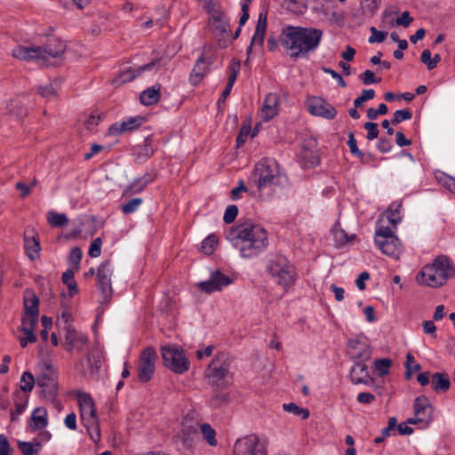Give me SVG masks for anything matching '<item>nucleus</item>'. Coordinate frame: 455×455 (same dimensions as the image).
Here are the masks:
<instances>
[{"instance_id":"9d476101","label":"nucleus","mask_w":455,"mask_h":455,"mask_svg":"<svg viewBox=\"0 0 455 455\" xmlns=\"http://www.w3.org/2000/svg\"><path fill=\"white\" fill-rule=\"evenodd\" d=\"M204 375L209 384L220 387H228L232 379L229 363L221 361L219 357L212 360L205 370Z\"/></svg>"},{"instance_id":"bf43d9fd","label":"nucleus","mask_w":455,"mask_h":455,"mask_svg":"<svg viewBox=\"0 0 455 455\" xmlns=\"http://www.w3.org/2000/svg\"><path fill=\"white\" fill-rule=\"evenodd\" d=\"M101 245H102L101 238L100 237L95 238L89 247L88 254L92 258L99 257L101 253Z\"/></svg>"},{"instance_id":"f8f14e48","label":"nucleus","mask_w":455,"mask_h":455,"mask_svg":"<svg viewBox=\"0 0 455 455\" xmlns=\"http://www.w3.org/2000/svg\"><path fill=\"white\" fill-rule=\"evenodd\" d=\"M36 384L42 388L43 395L49 401H53L57 395V373L49 364H44L43 371L36 379Z\"/></svg>"},{"instance_id":"1a4fd4ad","label":"nucleus","mask_w":455,"mask_h":455,"mask_svg":"<svg viewBox=\"0 0 455 455\" xmlns=\"http://www.w3.org/2000/svg\"><path fill=\"white\" fill-rule=\"evenodd\" d=\"M164 364L172 371L182 374L189 369V361L183 349L175 345H166L161 348Z\"/></svg>"},{"instance_id":"aec40b11","label":"nucleus","mask_w":455,"mask_h":455,"mask_svg":"<svg viewBox=\"0 0 455 455\" xmlns=\"http://www.w3.org/2000/svg\"><path fill=\"white\" fill-rule=\"evenodd\" d=\"M350 379L355 385L364 384L370 386L373 383L365 362L355 363L350 371Z\"/></svg>"},{"instance_id":"69168bd1","label":"nucleus","mask_w":455,"mask_h":455,"mask_svg":"<svg viewBox=\"0 0 455 455\" xmlns=\"http://www.w3.org/2000/svg\"><path fill=\"white\" fill-rule=\"evenodd\" d=\"M13 449L11 447L7 437L0 435V455H12Z\"/></svg>"},{"instance_id":"9b49d317","label":"nucleus","mask_w":455,"mask_h":455,"mask_svg":"<svg viewBox=\"0 0 455 455\" xmlns=\"http://www.w3.org/2000/svg\"><path fill=\"white\" fill-rule=\"evenodd\" d=\"M201 418L197 411L191 410L188 411L182 419L181 430L179 434L182 444L187 448H191L198 437V428H200Z\"/></svg>"},{"instance_id":"c9c22d12","label":"nucleus","mask_w":455,"mask_h":455,"mask_svg":"<svg viewBox=\"0 0 455 455\" xmlns=\"http://www.w3.org/2000/svg\"><path fill=\"white\" fill-rule=\"evenodd\" d=\"M282 406L284 411L299 416L302 419H308L310 416V411L308 409L301 408L294 403H283Z\"/></svg>"},{"instance_id":"f3484780","label":"nucleus","mask_w":455,"mask_h":455,"mask_svg":"<svg viewBox=\"0 0 455 455\" xmlns=\"http://www.w3.org/2000/svg\"><path fill=\"white\" fill-rule=\"evenodd\" d=\"M65 334H64V343L63 347L68 352H71L72 350H76L81 352L84 350V346L88 342L87 337L76 331L71 325L63 326Z\"/></svg>"},{"instance_id":"c85d7f7f","label":"nucleus","mask_w":455,"mask_h":455,"mask_svg":"<svg viewBox=\"0 0 455 455\" xmlns=\"http://www.w3.org/2000/svg\"><path fill=\"white\" fill-rule=\"evenodd\" d=\"M432 389L436 392H446L450 389L451 380L448 373L435 372L432 375Z\"/></svg>"},{"instance_id":"f03ea898","label":"nucleus","mask_w":455,"mask_h":455,"mask_svg":"<svg viewBox=\"0 0 455 455\" xmlns=\"http://www.w3.org/2000/svg\"><path fill=\"white\" fill-rule=\"evenodd\" d=\"M66 51V44L58 38L48 40L44 46L17 45L12 49V54L15 59L30 61L34 60L41 65H52L62 57Z\"/></svg>"},{"instance_id":"cd10ccee","label":"nucleus","mask_w":455,"mask_h":455,"mask_svg":"<svg viewBox=\"0 0 455 455\" xmlns=\"http://www.w3.org/2000/svg\"><path fill=\"white\" fill-rule=\"evenodd\" d=\"M133 151L134 161L138 164H143L153 156L155 149L151 144V140L147 138L143 144L135 147Z\"/></svg>"},{"instance_id":"603ef678","label":"nucleus","mask_w":455,"mask_h":455,"mask_svg":"<svg viewBox=\"0 0 455 455\" xmlns=\"http://www.w3.org/2000/svg\"><path fill=\"white\" fill-rule=\"evenodd\" d=\"M229 397L228 394L225 393H215L213 396L210 399L209 404L212 407L217 408L221 406L222 404H226L228 403Z\"/></svg>"},{"instance_id":"7ed1b4c3","label":"nucleus","mask_w":455,"mask_h":455,"mask_svg":"<svg viewBox=\"0 0 455 455\" xmlns=\"http://www.w3.org/2000/svg\"><path fill=\"white\" fill-rule=\"evenodd\" d=\"M280 42L291 57L304 56L313 49V28L284 26L280 34Z\"/></svg>"},{"instance_id":"a19ab883","label":"nucleus","mask_w":455,"mask_h":455,"mask_svg":"<svg viewBox=\"0 0 455 455\" xmlns=\"http://www.w3.org/2000/svg\"><path fill=\"white\" fill-rule=\"evenodd\" d=\"M405 377L407 379H411L414 371H419L421 369V365L416 363L414 356L408 353L405 360Z\"/></svg>"},{"instance_id":"423d86ee","label":"nucleus","mask_w":455,"mask_h":455,"mask_svg":"<svg viewBox=\"0 0 455 455\" xmlns=\"http://www.w3.org/2000/svg\"><path fill=\"white\" fill-rule=\"evenodd\" d=\"M266 271L271 279L283 290L289 289L296 281L294 266L283 256L275 255L266 266Z\"/></svg>"},{"instance_id":"a18cd8bd","label":"nucleus","mask_w":455,"mask_h":455,"mask_svg":"<svg viewBox=\"0 0 455 455\" xmlns=\"http://www.w3.org/2000/svg\"><path fill=\"white\" fill-rule=\"evenodd\" d=\"M62 282L68 287L70 296L77 293V285L74 278V273L71 270H68L62 275Z\"/></svg>"},{"instance_id":"b1692460","label":"nucleus","mask_w":455,"mask_h":455,"mask_svg":"<svg viewBox=\"0 0 455 455\" xmlns=\"http://www.w3.org/2000/svg\"><path fill=\"white\" fill-rule=\"evenodd\" d=\"M24 315L25 316H39V299L31 290H26L23 296Z\"/></svg>"},{"instance_id":"6e6552de","label":"nucleus","mask_w":455,"mask_h":455,"mask_svg":"<svg viewBox=\"0 0 455 455\" xmlns=\"http://www.w3.org/2000/svg\"><path fill=\"white\" fill-rule=\"evenodd\" d=\"M374 242L383 254L395 259H398L403 252L401 242L390 227L379 226L375 232Z\"/></svg>"},{"instance_id":"6ab92c4d","label":"nucleus","mask_w":455,"mask_h":455,"mask_svg":"<svg viewBox=\"0 0 455 455\" xmlns=\"http://www.w3.org/2000/svg\"><path fill=\"white\" fill-rule=\"evenodd\" d=\"M413 411L418 420H422V423L428 425L432 421L434 408L427 396L420 395L415 398Z\"/></svg>"},{"instance_id":"052dcab7","label":"nucleus","mask_w":455,"mask_h":455,"mask_svg":"<svg viewBox=\"0 0 455 455\" xmlns=\"http://www.w3.org/2000/svg\"><path fill=\"white\" fill-rule=\"evenodd\" d=\"M370 31L371 33V36L369 37L368 41L370 44L373 43H382L387 36L386 32L379 31L376 28L371 27L370 28Z\"/></svg>"},{"instance_id":"c03bdc74","label":"nucleus","mask_w":455,"mask_h":455,"mask_svg":"<svg viewBox=\"0 0 455 455\" xmlns=\"http://www.w3.org/2000/svg\"><path fill=\"white\" fill-rule=\"evenodd\" d=\"M219 239L215 235H208L201 244V250L207 255H211L215 251V248L218 244Z\"/></svg>"},{"instance_id":"72a5a7b5","label":"nucleus","mask_w":455,"mask_h":455,"mask_svg":"<svg viewBox=\"0 0 455 455\" xmlns=\"http://www.w3.org/2000/svg\"><path fill=\"white\" fill-rule=\"evenodd\" d=\"M308 0H283V7L287 11L299 15L307 9Z\"/></svg>"},{"instance_id":"7c9ffc66","label":"nucleus","mask_w":455,"mask_h":455,"mask_svg":"<svg viewBox=\"0 0 455 455\" xmlns=\"http://www.w3.org/2000/svg\"><path fill=\"white\" fill-rule=\"evenodd\" d=\"M47 425V411L44 408H36L31 416L30 427L35 430L43 429Z\"/></svg>"},{"instance_id":"20e7f679","label":"nucleus","mask_w":455,"mask_h":455,"mask_svg":"<svg viewBox=\"0 0 455 455\" xmlns=\"http://www.w3.org/2000/svg\"><path fill=\"white\" fill-rule=\"evenodd\" d=\"M455 275V267L445 255L435 258L431 265L425 266L418 275L421 284L436 288L443 285L447 280Z\"/></svg>"},{"instance_id":"4468645a","label":"nucleus","mask_w":455,"mask_h":455,"mask_svg":"<svg viewBox=\"0 0 455 455\" xmlns=\"http://www.w3.org/2000/svg\"><path fill=\"white\" fill-rule=\"evenodd\" d=\"M235 455H267L264 445L257 435H250L238 439L234 446Z\"/></svg>"},{"instance_id":"58836bf2","label":"nucleus","mask_w":455,"mask_h":455,"mask_svg":"<svg viewBox=\"0 0 455 455\" xmlns=\"http://www.w3.org/2000/svg\"><path fill=\"white\" fill-rule=\"evenodd\" d=\"M47 221L52 227H64L68 224V219L65 213H58L49 212L47 214Z\"/></svg>"},{"instance_id":"3c124183","label":"nucleus","mask_w":455,"mask_h":455,"mask_svg":"<svg viewBox=\"0 0 455 455\" xmlns=\"http://www.w3.org/2000/svg\"><path fill=\"white\" fill-rule=\"evenodd\" d=\"M364 12L373 15L380 6L381 0H360Z\"/></svg>"},{"instance_id":"4be33fe9","label":"nucleus","mask_w":455,"mask_h":455,"mask_svg":"<svg viewBox=\"0 0 455 455\" xmlns=\"http://www.w3.org/2000/svg\"><path fill=\"white\" fill-rule=\"evenodd\" d=\"M338 115L334 106L323 98L315 97V116L327 120H333Z\"/></svg>"},{"instance_id":"8fccbe9b","label":"nucleus","mask_w":455,"mask_h":455,"mask_svg":"<svg viewBox=\"0 0 455 455\" xmlns=\"http://www.w3.org/2000/svg\"><path fill=\"white\" fill-rule=\"evenodd\" d=\"M57 85L55 84H49L45 86H40L38 88L39 94L47 100H51L56 97L57 95Z\"/></svg>"},{"instance_id":"09e8293b","label":"nucleus","mask_w":455,"mask_h":455,"mask_svg":"<svg viewBox=\"0 0 455 455\" xmlns=\"http://www.w3.org/2000/svg\"><path fill=\"white\" fill-rule=\"evenodd\" d=\"M34 384L33 375L28 371H25L20 379V389L24 392H30L34 387Z\"/></svg>"},{"instance_id":"4d7b16f0","label":"nucleus","mask_w":455,"mask_h":455,"mask_svg":"<svg viewBox=\"0 0 455 455\" xmlns=\"http://www.w3.org/2000/svg\"><path fill=\"white\" fill-rule=\"evenodd\" d=\"M412 117V113L409 109L396 110L394 114V118L391 123L397 124L404 120H410Z\"/></svg>"},{"instance_id":"f704fd0d","label":"nucleus","mask_w":455,"mask_h":455,"mask_svg":"<svg viewBox=\"0 0 455 455\" xmlns=\"http://www.w3.org/2000/svg\"><path fill=\"white\" fill-rule=\"evenodd\" d=\"M331 234L335 241L336 246H343L353 239L354 235L349 237L347 234L339 227V224L336 223L331 228Z\"/></svg>"},{"instance_id":"6e6d98bb","label":"nucleus","mask_w":455,"mask_h":455,"mask_svg":"<svg viewBox=\"0 0 455 455\" xmlns=\"http://www.w3.org/2000/svg\"><path fill=\"white\" fill-rule=\"evenodd\" d=\"M19 331L23 333V335L19 338L21 347H27L28 343H34L36 341V337L34 331L28 330Z\"/></svg>"},{"instance_id":"a211bd4d","label":"nucleus","mask_w":455,"mask_h":455,"mask_svg":"<svg viewBox=\"0 0 455 455\" xmlns=\"http://www.w3.org/2000/svg\"><path fill=\"white\" fill-rule=\"evenodd\" d=\"M231 283V279L220 271L212 273L209 280L198 283L201 291L211 293L215 291H220Z\"/></svg>"},{"instance_id":"e433bc0d","label":"nucleus","mask_w":455,"mask_h":455,"mask_svg":"<svg viewBox=\"0 0 455 455\" xmlns=\"http://www.w3.org/2000/svg\"><path fill=\"white\" fill-rule=\"evenodd\" d=\"M200 430L203 435V438L210 446H216L218 442L216 439V432L208 423H202L200 425Z\"/></svg>"},{"instance_id":"f257e3e1","label":"nucleus","mask_w":455,"mask_h":455,"mask_svg":"<svg viewBox=\"0 0 455 455\" xmlns=\"http://www.w3.org/2000/svg\"><path fill=\"white\" fill-rule=\"evenodd\" d=\"M226 239L235 248L240 256L253 258L264 251L268 245V235L265 228L258 224L245 222L230 228Z\"/></svg>"},{"instance_id":"680f3d73","label":"nucleus","mask_w":455,"mask_h":455,"mask_svg":"<svg viewBox=\"0 0 455 455\" xmlns=\"http://www.w3.org/2000/svg\"><path fill=\"white\" fill-rule=\"evenodd\" d=\"M359 78L362 80L363 84L366 85L379 83L381 80L380 78H375L374 73L370 69H367L363 73L360 74Z\"/></svg>"},{"instance_id":"5701e85b","label":"nucleus","mask_w":455,"mask_h":455,"mask_svg":"<svg viewBox=\"0 0 455 455\" xmlns=\"http://www.w3.org/2000/svg\"><path fill=\"white\" fill-rule=\"evenodd\" d=\"M143 121L144 119L140 116L130 117L128 120L123 121L120 124L116 123L112 124L108 131L112 135L121 134L139 128Z\"/></svg>"},{"instance_id":"5fc2aeb1","label":"nucleus","mask_w":455,"mask_h":455,"mask_svg":"<svg viewBox=\"0 0 455 455\" xmlns=\"http://www.w3.org/2000/svg\"><path fill=\"white\" fill-rule=\"evenodd\" d=\"M37 323L38 317L23 315L21 319V325L19 330H28L35 331Z\"/></svg>"},{"instance_id":"774afa93","label":"nucleus","mask_w":455,"mask_h":455,"mask_svg":"<svg viewBox=\"0 0 455 455\" xmlns=\"http://www.w3.org/2000/svg\"><path fill=\"white\" fill-rule=\"evenodd\" d=\"M347 146L349 147L350 152L353 155H355V156H356L358 157H363V154L357 148L356 140L355 139L354 132H349V134H348Z\"/></svg>"},{"instance_id":"0eeeda50","label":"nucleus","mask_w":455,"mask_h":455,"mask_svg":"<svg viewBox=\"0 0 455 455\" xmlns=\"http://www.w3.org/2000/svg\"><path fill=\"white\" fill-rule=\"evenodd\" d=\"M77 400L83 425L94 443L100 440V425L94 402L87 393H78Z\"/></svg>"},{"instance_id":"dca6fc26","label":"nucleus","mask_w":455,"mask_h":455,"mask_svg":"<svg viewBox=\"0 0 455 455\" xmlns=\"http://www.w3.org/2000/svg\"><path fill=\"white\" fill-rule=\"evenodd\" d=\"M112 274L113 268L110 260H105L99 266L97 271V283L104 301L109 300L113 294L111 285Z\"/></svg>"},{"instance_id":"ddd939ff","label":"nucleus","mask_w":455,"mask_h":455,"mask_svg":"<svg viewBox=\"0 0 455 455\" xmlns=\"http://www.w3.org/2000/svg\"><path fill=\"white\" fill-rule=\"evenodd\" d=\"M156 358V352L153 347H148L141 352L137 371L138 379L140 382L145 383L151 379L155 372Z\"/></svg>"},{"instance_id":"c756f323","label":"nucleus","mask_w":455,"mask_h":455,"mask_svg":"<svg viewBox=\"0 0 455 455\" xmlns=\"http://www.w3.org/2000/svg\"><path fill=\"white\" fill-rule=\"evenodd\" d=\"M208 69V64L204 60V57L201 56L197 59L196 63L191 72L189 80L193 85H197Z\"/></svg>"},{"instance_id":"393cba45","label":"nucleus","mask_w":455,"mask_h":455,"mask_svg":"<svg viewBox=\"0 0 455 455\" xmlns=\"http://www.w3.org/2000/svg\"><path fill=\"white\" fill-rule=\"evenodd\" d=\"M335 9L334 0H315V12L323 14L327 19L339 20V14Z\"/></svg>"},{"instance_id":"2f4dec72","label":"nucleus","mask_w":455,"mask_h":455,"mask_svg":"<svg viewBox=\"0 0 455 455\" xmlns=\"http://www.w3.org/2000/svg\"><path fill=\"white\" fill-rule=\"evenodd\" d=\"M160 100V86H152L143 91L140 94V102L143 105L150 106Z\"/></svg>"},{"instance_id":"49530a36","label":"nucleus","mask_w":455,"mask_h":455,"mask_svg":"<svg viewBox=\"0 0 455 455\" xmlns=\"http://www.w3.org/2000/svg\"><path fill=\"white\" fill-rule=\"evenodd\" d=\"M76 369L81 374L86 375L88 372L93 373V367L90 355H88L85 358L81 359L76 364Z\"/></svg>"},{"instance_id":"37998d69","label":"nucleus","mask_w":455,"mask_h":455,"mask_svg":"<svg viewBox=\"0 0 455 455\" xmlns=\"http://www.w3.org/2000/svg\"><path fill=\"white\" fill-rule=\"evenodd\" d=\"M147 186L143 182V179H135L130 185H128L124 192V196H130L133 194L141 192Z\"/></svg>"},{"instance_id":"39448f33","label":"nucleus","mask_w":455,"mask_h":455,"mask_svg":"<svg viewBox=\"0 0 455 455\" xmlns=\"http://www.w3.org/2000/svg\"><path fill=\"white\" fill-rule=\"evenodd\" d=\"M252 178L259 191L272 186H284L288 181L279 164L271 158H263L256 164Z\"/></svg>"},{"instance_id":"864d4df0","label":"nucleus","mask_w":455,"mask_h":455,"mask_svg":"<svg viewBox=\"0 0 455 455\" xmlns=\"http://www.w3.org/2000/svg\"><path fill=\"white\" fill-rule=\"evenodd\" d=\"M375 97V91L373 89H366L362 92V94L355 99L354 106L360 108L364 101L370 100Z\"/></svg>"},{"instance_id":"412c9836","label":"nucleus","mask_w":455,"mask_h":455,"mask_svg":"<svg viewBox=\"0 0 455 455\" xmlns=\"http://www.w3.org/2000/svg\"><path fill=\"white\" fill-rule=\"evenodd\" d=\"M261 119L269 121L278 114V96L275 93H268L261 107Z\"/></svg>"},{"instance_id":"bb28decb","label":"nucleus","mask_w":455,"mask_h":455,"mask_svg":"<svg viewBox=\"0 0 455 455\" xmlns=\"http://www.w3.org/2000/svg\"><path fill=\"white\" fill-rule=\"evenodd\" d=\"M159 61L153 60L146 65L140 66L134 69H128L124 71L120 76L116 80V84L131 82L139 76L144 71L151 70Z\"/></svg>"},{"instance_id":"2eb2a0df","label":"nucleus","mask_w":455,"mask_h":455,"mask_svg":"<svg viewBox=\"0 0 455 455\" xmlns=\"http://www.w3.org/2000/svg\"><path fill=\"white\" fill-rule=\"evenodd\" d=\"M347 353L354 361H368L371 356V348L368 339L364 336L350 339L347 343Z\"/></svg>"},{"instance_id":"79ce46f5","label":"nucleus","mask_w":455,"mask_h":455,"mask_svg":"<svg viewBox=\"0 0 455 455\" xmlns=\"http://www.w3.org/2000/svg\"><path fill=\"white\" fill-rule=\"evenodd\" d=\"M18 445L23 455H38L41 449L40 442H36L35 443L29 442H20Z\"/></svg>"},{"instance_id":"e2e57ef3","label":"nucleus","mask_w":455,"mask_h":455,"mask_svg":"<svg viewBox=\"0 0 455 455\" xmlns=\"http://www.w3.org/2000/svg\"><path fill=\"white\" fill-rule=\"evenodd\" d=\"M391 360L389 359H378L374 362L375 368L380 372V374H387L391 366Z\"/></svg>"},{"instance_id":"ea45409f","label":"nucleus","mask_w":455,"mask_h":455,"mask_svg":"<svg viewBox=\"0 0 455 455\" xmlns=\"http://www.w3.org/2000/svg\"><path fill=\"white\" fill-rule=\"evenodd\" d=\"M299 157L304 168L309 169L313 165V151L309 146L303 145L299 152Z\"/></svg>"},{"instance_id":"0e129e2a","label":"nucleus","mask_w":455,"mask_h":455,"mask_svg":"<svg viewBox=\"0 0 455 455\" xmlns=\"http://www.w3.org/2000/svg\"><path fill=\"white\" fill-rule=\"evenodd\" d=\"M364 129L367 131L366 138L369 140H372L379 136V129L378 124L371 122H367L363 125Z\"/></svg>"},{"instance_id":"13d9d810","label":"nucleus","mask_w":455,"mask_h":455,"mask_svg":"<svg viewBox=\"0 0 455 455\" xmlns=\"http://www.w3.org/2000/svg\"><path fill=\"white\" fill-rule=\"evenodd\" d=\"M238 214V208L236 205L235 204H232V205H228L225 211V213H224V216H223V220L225 223L227 224H230L232 222H234V220H235L236 216Z\"/></svg>"},{"instance_id":"4c0bfd02","label":"nucleus","mask_w":455,"mask_h":455,"mask_svg":"<svg viewBox=\"0 0 455 455\" xmlns=\"http://www.w3.org/2000/svg\"><path fill=\"white\" fill-rule=\"evenodd\" d=\"M25 248L31 259L38 258L40 245L39 242L35 237H25Z\"/></svg>"},{"instance_id":"de8ad7c7","label":"nucleus","mask_w":455,"mask_h":455,"mask_svg":"<svg viewBox=\"0 0 455 455\" xmlns=\"http://www.w3.org/2000/svg\"><path fill=\"white\" fill-rule=\"evenodd\" d=\"M142 199L136 197L128 201L126 204H122L121 210L124 214H131L136 212L142 204Z\"/></svg>"},{"instance_id":"a878e982","label":"nucleus","mask_w":455,"mask_h":455,"mask_svg":"<svg viewBox=\"0 0 455 455\" xmlns=\"http://www.w3.org/2000/svg\"><path fill=\"white\" fill-rule=\"evenodd\" d=\"M267 28V14L259 13L258 22L255 28L254 35L251 38L250 46L247 49L248 53L251 52L252 45H262L264 42V36Z\"/></svg>"},{"instance_id":"473e14b6","label":"nucleus","mask_w":455,"mask_h":455,"mask_svg":"<svg viewBox=\"0 0 455 455\" xmlns=\"http://www.w3.org/2000/svg\"><path fill=\"white\" fill-rule=\"evenodd\" d=\"M401 202H393L387 210V219L394 229L396 228V225L401 221Z\"/></svg>"},{"instance_id":"338daca9","label":"nucleus","mask_w":455,"mask_h":455,"mask_svg":"<svg viewBox=\"0 0 455 455\" xmlns=\"http://www.w3.org/2000/svg\"><path fill=\"white\" fill-rule=\"evenodd\" d=\"M440 184L444 187L446 189L455 194V179L448 176L443 175L439 178Z\"/></svg>"}]
</instances>
